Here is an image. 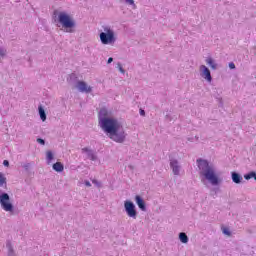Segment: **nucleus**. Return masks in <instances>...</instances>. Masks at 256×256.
Returning <instances> with one entry per match:
<instances>
[{
  "instance_id": "1",
  "label": "nucleus",
  "mask_w": 256,
  "mask_h": 256,
  "mask_svg": "<svg viewBox=\"0 0 256 256\" xmlns=\"http://www.w3.org/2000/svg\"><path fill=\"white\" fill-rule=\"evenodd\" d=\"M109 112L107 108H102L99 112V125L101 129L107 133L109 139L115 141V143H125V139H127V133H125V129L119 120L115 118L107 117Z\"/></svg>"
},
{
  "instance_id": "2",
  "label": "nucleus",
  "mask_w": 256,
  "mask_h": 256,
  "mask_svg": "<svg viewBox=\"0 0 256 256\" xmlns=\"http://www.w3.org/2000/svg\"><path fill=\"white\" fill-rule=\"evenodd\" d=\"M197 165L201 177H204L206 181H209L213 186H217L221 183V179L217 176V172L213 164H210L209 161L200 158L197 160Z\"/></svg>"
},
{
  "instance_id": "3",
  "label": "nucleus",
  "mask_w": 256,
  "mask_h": 256,
  "mask_svg": "<svg viewBox=\"0 0 256 256\" xmlns=\"http://www.w3.org/2000/svg\"><path fill=\"white\" fill-rule=\"evenodd\" d=\"M103 31L100 33V41L102 45H115L117 36L111 26H103Z\"/></svg>"
},
{
  "instance_id": "4",
  "label": "nucleus",
  "mask_w": 256,
  "mask_h": 256,
  "mask_svg": "<svg viewBox=\"0 0 256 256\" xmlns=\"http://www.w3.org/2000/svg\"><path fill=\"white\" fill-rule=\"evenodd\" d=\"M58 23L65 29L66 33H73L75 28V20L65 12H60L57 18Z\"/></svg>"
},
{
  "instance_id": "5",
  "label": "nucleus",
  "mask_w": 256,
  "mask_h": 256,
  "mask_svg": "<svg viewBox=\"0 0 256 256\" xmlns=\"http://www.w3.org/2000/svg\"><path fill=\"white\" fill-rule=\"evenodd\" d=\"M0 205L4 211L8 213H13V204L11 203V197H9V194H7L6 192L0 191Z\"/></svg>"
},
{
  "instance_id": "6",
  "label": "nucleus",
  "mask_w": 256,
  "mask_h": 256,
  "mask_svg": "<svg viewBox=\"0 0 256 256\" xmlns=\"http://www.w3.org/2000/svg\"><path fill=\"white\" fill-rule=\"evenodd\" d=\"M124 209L128 217H131V219H137V207L135 206V203L131 200L124 201Z\"/></svg>"
},
{
  "instance_id": "7",
  "label": "nucleus",
  "mask_w": 256,
  "mask_h": 256,
  "mask_svg": "<svg viewBox=\"0 0 256 256\" xmlns=\"http://www.w3.org/2000/svg\"><path fill=\"white\" fill-rule=\"evenodd\" d=\"M200 75L201 77H203V79H206L208 83H211V81H213V77H211V70H209V68H207V66L205 65L200 66Z\"/></svg>"
},
{
  "instance_id": "8",
  "label": "nucleus",
  "mask_w": 256,
  "mask_h": 256,
  "mask_svg": "<svg viewBox=\"0 0 256 256\" xmlns=\"http://www.w3.org/2000/svg\"><path fill=\"white\" fill-rule=\"evenodd\" d=\"M76 88L80 93H91L93 91V87L87 85L85 81H78Z\"/></svg>"
},
{
  "instance_id": "9",
  "label": "nucleus",
  "mask_w": 256,
  "mask_h": 256,
  "mask_svg": "<svg viewBox=\"0 0 256 256\" xmlns=\"http://www.w3.org/2000/svg\"><path fill=\"white\" fill-rule=\"evenodd\" d=\"M170 169H172L173 175H176V176L181 175V164L177 160L175 159L170 160Z\"/></svg>"
},
{
  "instance_id": "10",
  "label": "nucleus",
  "mask_w": 256,
  "mask_h": 256,
  "mask_svg": "<svg viewBox=\"0 0 256 256\" xmlns=\"http://www.w3.org/2000/svg\"><path fill=\"white\" fill-rule=\"evenodd\" d=\"M82 153H85L87 159H90V161H97V152H95L94 150H91L89 148H82Z\"/></svg>"
},
{
  "instance_id": "11",
  "label": "nucleus",
  "mask_w": 256,
  "mask_h": 256,
  "mask_svg": "<svg viewBox=\"0 0 256 256\" xmlns=\"http://www.w3.org/2000/svg\"><path fill=\"white\" fill-rule=\"evenodd\" d=\"M135 201L141 211H147V206L145 205V200H143V198H141V196L136 195Z\"/></svg>"
},
{
  "instance_id": "12",
  "label": "nucleus",
  "mask_w": 256,
  "mask_h": 256,
  "mask_svg": "<svg viewBox=\"0 0 256 256\" xmlns=\"http://www.w3.org/2000/svg\"><path fill=\"white\" fill-rule=\"evenodd\" d=\"M231 177H232L233 183H236L237 185H239V183H242L243 181V176H241V174L237 172H232Z\"/></svg>"
},
{
  "instance_id": "13",
  "label": "nucleus",
  "mask_w": 256,
  "mask_h": 256,
  "mask_svg": "<svg viewBox=\"0 0 256 256\" xmlns=\"http://www.w3.org/2000/svg\"><path fill=\"white\" fill-rule=\"evenodd\" d=\"M206 64L209 65V67L213 70V71H217V67H219L218 64L215 63V60H213V58L208 57L206 58Z\"/></svg>"
},
{
  "instance_id": "14",
  "label": "nucleus",
  "mask_w": 256,
  "mask_h": 256,
  "mask_svg": "<svg viewBox=\"0 0 256 256\" xmlns=\"http://www.w3.org/2000/svg\"><path fill=\"white\" fill-rule=\"evenodd\" d=\"M52 169L57 173H62V171L65 169V166H63V163L61 162H56L53 164Z\"/></svg>"
},
{
  "instance_id": "15",
  "label": "nucleus",
  "mask_w": 256,
  "mask_h": 256,
  "mask_svg": "<svg viewBox=\"0 0 256 256\" xmlns=\"http://www.w3.org/2000/svg\"><path fill=\"white\" fill-rule=\"evenodd\" d=\"M38 113L42 121H47V114L45 113V108L42 105L38 106Z\"/></svg>"
},
{
  "instance_id": "16",
  "label": "nucleus",
  "mask_w": 256,
  "mask_h": 256,
  "mask_svg": "<svg viewBox=\"0 0 256 256\" xmlns=\"http://www.w3.org/2000/svg\"><path fill=\"white\" fill-rule=\"evenodd\" d=\"M179 239L181 243H189V237L187 236V234H185V232H181L179 234Z\"/></svg>"
},
{
  "instance_id": "17",
  "label": "nucleus",
  "mask_w": 256,
  "mask_h": 256,
  "mask_svg": "<svg viewBox=\"0 0 256 256\" xmlns=\"http://www.w3.org/2000/svg\"><path fill=\"white\" fill-rule=\"evenodd\" d=\"M244 179H246V181H249V179H254L256 181V172L252 171L248 174H245Z\"/></svg>"
},
{
  "instance_id": "18",
  "label": "nucleus",
  "mask_w": 256,
  "mask_h": 256,
  "mask_svg": "<svg viewBox=\"0 0 256 256\" xmlns=\"http://www.w3.org/2000/svg\"><path fill=\"white\" fill-rule=\"evenodd\" d=\"M54 159L53 152L47 151L46 152V161L47 164L50 165L51 161Z\"/></svg>"
},
{
  "instance_id": "19",
  "label": "nucleus",
  "mask_w": 256,
  "mask_h": 256,
  "mask_svg": "<svg viewBox=\"0 0 256 256\" xmlns=\"http://www.w3.org/2000/svg\"><path fill=\"white\" fill-rule=\"evenodd\" d=\"M4 185H7V178L0 172V187H3Z\"/></svg>"
},
{
  "instance_id": "20",
  "label": "nucleus",
  "mask_w": 256,
  "mask_h": 256,
  "mask_svg": "<svg viewBox=\"0 0 256 256\" xmlns=\"http://www.w3.org/2000/svg\"><path fill=\"white\" fill-rule=\"evenodd\" d=\"M7 56V48L0 46V57L3 59Z\"/></svg>"
},
{
  "instance_id": "21",
  "label": "nucleus",
  "mask_w": 256,
  "mask_h": 256,
  "mask_svg": "<svg viewBox=\"0 0 256 256\" xmlns=\"http://www.w3.org/2000/svg\"><path fill=\"white\" fill-rule=\"evenodd\" d=\"M117 67H118L120 73H122L123 75H125V69H123V66L121 65V63H118V64H117Z\"/></svg>"
},
{
  "instance_id": "22",
  "label": "nucleus",
  "mask_w": 256,
  "mask_h": 256,
  "mask_svg": "<svg viewBox=\"0 0 256 256\" xmlns=\"http://www.w3.org/2000/svg\"><path fill=\"white\" fill-rule=\"evenodd\" d=\"M23 169H25V171H29V169L31 168V163H25L22 165Z\"/></svg>"
},
{
  "instance_id": "23",
  "label": "nucleus",
  "mask_w": 256,
  "mask_h": 256,
  "mask_svg": "<svg viewBox=\"0 0 256 256\" xmlns=\"http://www.w3.org/2000/svg\"><path fill=\"white\" fill-rule=\"evenodd\" d=\"M93 185H96V187H101V182H99L98 180H92Z\"/></svg>"
},
{
  "instance_id": "24",
  "label": "nucleus",
  "mask_w": 256,
  "mask_h": 256,
  "mask_svg": "<svg viewBox=\"0 0 256 256\" xmlns=\"http://www.w3.org/2000/svg\"><path fill=\"white\" fill-rule=\"evenodd\" d=\"M222 231H223L224 235H228V236L231 235V231H229V229H227V228H223Z\"/></svg>"
},
{
  "instance_id": "25",
  "label": "nucleus",
  "mask_w": 256,
  "mask_h": 256,
  "mask_svg": "<svg viewBox=\"0 0 256 256\" xmlns=\"http://www.w3.org/2000/svg\"><path fill=\"white\" fill-rule=\"evenodd\" d=\"M37 143H39L40 145H45V140H43V138H38Z\"/></svg>"
},
{
  "instance_id": "26",
  "label": "nucleus",
  "mask_w": 256,
  "mask_h": 256,
  "mask_svg": "<svg viewBox=\"0 0 256 256\" xmlns=\"http://www.w3.org/2000/svg\"><path fill=\"white\" fill-rule=\"evenodd\" d=\"M128 5H135V0H125Z\"/></svg>"
},
{
  "instance_id": "27",
  "label": "nucleus",
  "mask_w": 256,
  "mask_h": 256,
  "mask_svg": "<svg viewBox=\"0 0 256 256\" xmlns=\"http://www.w3.org/2000/svg\"><path fill=\"white\" fill-rule=\"evenodd\" d=\"M229 68H230V69H235V63L230 62V63H229Z\"/></svg>"
},
{
  "instance_id": "28",
  "label": "nucleus",
  "mask_w": 256,
  "mask_h": 256,
  "mask_svg": "<svg viewBox=\"0 0 256 256\" xmlns=\"http://www.w3.org/2000/svg\"><path fill=\"white\" fill-rule=\"evenodd\" d=\"M3 165H4V167H9V162L7 160H4Z\"/></svg>"
},
{
  "instance_id": "29",
  "label": "nucleus",
  "mask_w": 256,
  "mask_h": 256,
  "mask_svg": "<svg viewBox=\"0 0 256 256\" xmlns=\"http://www.w3.org/2000/svg\"><path fill=\"white\" fill-rule=\"evenodd\" d=\"M84 183H85L86 187H91V182L86 180Z\"/></svg>"
},
{
  "instance_id": "30",
  "label": "nucleus",
  "mask_w": 256,
  "mask_h": 256,
  "mask_svg": "<svg viewBox=\"0 0 256 256\" xmlns=\"http://www.w3.org/2000/svg\"><path fill=\"white\" fill-rule=\"evenodd\" d=\"M107 63H108V64L113 63V58L110 57V58L108 59V62H107Z\"/></svg>"
},
{
  "instance_id": "31",
  "label": "nucleus",
  "mask_w": 256,
  "mask_h": 256,
  "mask_svg": "<svg viewBox=\"0 0 256 256\" xmlns=\"http://www.w3.org/2000/svg\"><path fill=\"white\" fill-rule=\"evenodd\" d=\"M140 115L144 116L145 115V110H140Z\"/></svg>"
},
{
  "instance_id": "32",
  "label": "nucleus",
  "mask_w": 256,
  "mask_h": 256,
  "mask_svg": "<svg viewBox=\"0 0 256 256\" xmlns=\"http://www.w3.org/2000/svg\"><path fill=\"white\" fill-rule=\"evenodd\" d=\"M12 251H13V249H10L9 255H11Z\"/></svg>"
}]
</instances>
